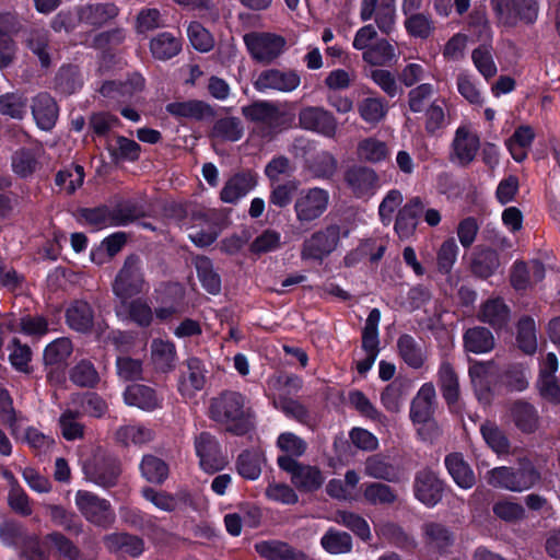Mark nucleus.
I'll list each match as a JSON object with an SVG mask.
<instances>
[{"label":"nucleus","mask_w":560,"mask_h":560,"mask_svg":"<svg viewBox=\"0 0 560 560\" xmlns=\"http://www.w3.org/2000/svg\"><path fill=\"white\" fill-rule=\"evenodd\" d=\"M329 200V192L323 188L303 189L294 202L298 221L307 223L320 218L327 210Z\"/></svg>","instance_id":"nucleus-6"},{"label":"nucleus","mask_w":560,"mask_h":560,"mask_svg":"<svg viewBox=\"0 0 560 560\" xmlns=\"http://www.w3.org/2000/svg\"><path fill=\"white\" fill-rule=\"evenodd\" d=\"M15 19L11 14L1 16V22L7 25V30L0 28V68L10 66L15 56V44L11 38L10 33L15 32Z\"/></svg>","instance_id":"nucleus-42"},{"label":"nucleus","mask_w":560,"mask_h":560,"mask_svg":"<svg viewBox=\"0 0 560 560\" xmlns=\"http://www.w3.org/2000/svg\"><path fill=\"white\" fill-rule=\"evenodd\" d=\"M140 470L142 476L153 483H162L168 475L167 465L153 455H147L142 458Z\"/></svg>","instance_id":"nucleus-58"},{"label":"nucleus","mask_w":560,"mask_h":560,"mask_svg":"<svg viewBox=\"0 0 560 560\" xmlns=\"http://www.w3.org/2000/svg\"><path fill=\"white\" fill-rule=\"evenodd\" d=\"M117 14L118 9L112 3L85 4L78 9L79 21L91 26H101Z\"/></svg>","instance_id":"nucleus-29"},{"label":"nucleus","mask_w":560,"mask_h":560,"mask_svg":"<svg viewBox=\"0 0 560 560\" xmlns=\"http://www.w3.org/2000/svg\"><path fill=\"white\" fill-rule=\"evenodd\" d=\"M118 315L126 314V317L139 327H149L154 320V311L148 301L137 299L131 302H126L125 306H117Z\"/></svg>","instance_id":"nucleus-31"},{"label":"nucleus","mask_w":560,"mask_h":560,"mask_svg":"<svg viewBox=\"0 0 560 560\" xmlns=\"http://www.w3.org/2000/svg\"><path fill=\"white\" fill-rule=\"evenodd\" d=\"M360 117L370 125H376L387 114V104L381 97H365L358 104Z\"/></svg>","instance_id":"nucleus-49"},{"label":"nucleus","mask_w":560,"mask_h":560,"mask_svg":"<svg viewBox=\"0 0 560 560\" xmlns=\"http://www.w3.org/2000/svg\"><path fill=\"white\" fill-rule=\"evenodd\" d=\"M256 552L267 560H307L302 551H298L287 542L264 540L255 544Z\"/></svg>","instance_id":"nucleus-26"},{"label":"nucleus","mask_w":560,"mask_h":560,"mask_svg":"<svg viewBox=\"0 0 560 560\" xmlns=\"http://www.w3.org/2000/svg\"><path fill=\"white\" fill-rule=\"evenodd\" d=\"M243 115L253 121L279 128L284 122V113L272 102L259 101L242 108Z\"/></svg>","instance_id":"nucleus-20"},{"label":"nucleus","mask_w":560,"mask_h":560,"mask_svg":"<svg viewBox=\"0 0 560 560\" xmlns=\"http://www.w3.org/2000/svg\"><path fill=\"white\" fill-rule=\"evenodd\" d=\"M404 25L409 35L422 39L428 38L434 31L431 16L424 13H416L406 16Z\"/></svg>","instance_id":"nucleus-59"},{"label":"nucleus","mask_w":560,"mask_h":560,"mask_svg":"<svg viewBox=\"0 0 560 560\" xmlns=\"http://www.w3.org/2000/svg\"><path fill=\"white\" fill-rule=\"evenodd\" d=\"M299 125L302 129L334 138L338 122L332 113L322 106H305L299 112Z\"/></svg>","instance_id":"nucleus-12"},{"label":"nucleus","mask_w":560,"mask_h":560,"mask_svg":"<svg viewBox=\"0 0 560 560\" xmlns=\"http://www.w3.org/2000/svg\"><path fill=\"white\" fill-rule=\"evenodd\" d=\"M40 156L42 148L38 145L16 150L11 158L13 172L22 178L33 175L40 165Z\"/></svg>","instance_id":"nucleus-24"},{"label":"nucleus","mask_w":560,"mask_h":560,"mask_svg":"<svg viewBox=\"0 0 560 560\" xmlns=\"http://www.w3.org/2000/svg\"><path fill=\"white\" fill-rule=\"evenodd\" d=\"M166 110L180 118L200 120L210 113V108L201 101L175 102L166 106Z\"/></svg>","instance_id":"nucleus-48"},{"label":"nucleus","mask_w":560,"mask_h":560,"mask_svg":"<svg viewBox=\"0 0 560 560\" xmlns=\"http://www.w3.org/2000/svg\"><path fill=\"white\" fill-rule=\"evenodd\" d=\"M535 138V132L529 126H520L514 133L506 140V147L516 162H522L527 158V151Z\"/></svg>","instance_id":"nucleus-35"},{"label":"nucleus","mask_w":560,"mask_h":560,"mask_svg":"<svg viewBox=\"0 0 560 560\" xmlns=\"http://www.w3.org/2000/svg\"><path fill=\"white\" fill-rule=\"evenodd\" d=\"M45 544L48 548L56 551L59 557L67 560H81V553L77 546L62 534L52 533L45 537Z\"/></svg>","instance_id":"nucleus-57"},{"label":"nucleus","mask_w":560,"mask_h":560,"mask_svg":"<svg viewBox=\"0 0 560 560\" xmlns=\"http://www.w3.org/2000/svg\"><path fill=\"white\" fill-rule=\"evenodd\" d=\"M481 435L487 445L498 455L510 453V442L505 433L491 421H487L480 427Z\"/></svg>","instance_id":"nucleus-45"},{"label":"nucleus","mask_w":560,"mask_h":560,"mask_svg":"<svg viewBox=\"0 0 560 560\" xmlns=\"http://www.w3.org/2000/svg\"><path fill=\"white\" fill-rule=\"evenodd\" d=\"M485 479L493 488L511 492H523L532 489L541 480L540 472L527 459L520 463L518 469L501 466L487 471Z\"/></svg>","instance_id":"nucleus-2"},{"label":"nucleus","mask_w":560,"mask_h":560,"mask_svg":"<svg viewBox=\"0 0 560 560\" xmlns=\"http://www.w3.org/2000/svg\"><path fill=\"white\" fill-rule=\"evenodd\" d=\"M124 400L128 406L137 407L143 411H153L161 408L163 401L152 387L142 384L128 386L124 393Z\"/></svg>","instance_id":"nucleus-23"},{"label":"nucleus","mask_w":560,"mask_h":560,"mask_svg":"<svg viewBox=\"0 0 560 560\" xmlns=\"http://www.w3.org/2000/svg\"><path fill=\"white\" fill-rule=\"evenodd\" d=\"M381 322V312L378 308H373L366 320L362 332V348L365 354L377 357L380 348L378 339V325Z\"/></svg>","instance_id":"nucleus-43"},{"label":"nucleus","mask_w":560,"mask_h":560,"mask_svg":"<svg viewBox=\"0 0 560 560\" xmlns=\"http://www.w3.org/2000/svg\"><path fill=\"white\" fill-rule=\"evenodd\" d=\"M425 542L435 549L442 550L453 542L452 533L441 523L428 522L422 526Z\"/></svg>","instance_id":"nucleus-52"},{"label":"nucleus","mask_w":560,"mask_h":560,"mask_svg":"<svg viewBox=\"0 0 560 560\" xmlns=\"http://www.w3.org/2000/svg\"><path fill=\"white\" fill-rule=\"evenodd\" d=\"M424 129L427 133L434 136L447 126L444 101L435 100L424 110Z\"/></svg>","instance_id":"nucleus-53"},{"label":"nucleus","mask_w":560,"mask_h":560,"mask_svg":"<svg viewBox=\"0 0 560 560\" xmlns=\"http://www.w3.org/2000/svg\"><path fill=\"white\" fill-rule=\"evenodd\" d=\"M445 466L453 480L463 489L475 485V475L462 454L453 453L446 456Z\"/></svg>","instance_id":"nucleus-34"},{"label":"nucleus","mask_w":560,"mask_h":560,"mask_svg":"<svg viewBox=\"0 0 560 560\" xmlns=\"http://www.w3.org/2000/svg\"><path fill=\"white\" fill-rule=\"evenodd\" d=\"M221 226L217 220V212L208 210L195 217V223L190 228L189 238L197 246L211 245L218 237Z\"/></svg>","instance_id":"nucleus-17"},{"label":"nucleus","mask_w":560,"mask_h":560,"mask_svg":"<svg viewBox=\"0 0 560 560\" xmlns=\"http://www.w3.org/2000/svg\"><path fill=\"white\" fill-rule=\"evenodd\" d=\"M465 349L472 353H487L494 348V338L485 327H472L464 334Z\"/></svg>","instance_id":"nucleus-38"},{"label":"nucleus","mask_w":560,"mask_h":560,"mask_svg":"<svg viewBox=\"0 0 560 560\" xmlns=\"http://www.w3.org/2000/svg\"><path fill=\"white\" fill-rule=\"evenodd\" d=\"M27 113V98L19 93H5L0 96V114L13 119H22Z\"/></svg>","instance_id":"nucleus-54"},{"label":"nucleus","mask_w":560,"mask_h":560,"mask_svg":"<svg viewBox=\"0 0 560 560\" xmlns=\"http://www.w3.org/2000/svg\"><path fill=\"white\" fill-rule=\"evenodd\" d=\"M244 43L250 56L260 62L269 63L278 58L285 48V39L271 33H248Z\"/></svg>","instance_id":"nucleus-8"},{"label":"nucleus","mask_w":560,"mask_h":560,"mask_svg":"<svg viewBox=\"0 0 560 560\" xmlns=\"http://www.w3.org/2000/svg\"><path fill=\"white\" fill-rule=\"evenodd\" d=\"M345 180L357 198H371L378 189V176L374 170L354 166L346 172Z\"/></svg>","instance_id":"nucleus-16"},{"label":"nucleus","mask_w":560,"mask_h":560,"mask_svg":"<svg viewBox=\"0 0 560 560\" xmlns=\"http://www.w3.org/2000/svg\"><path fill=\"white\" fill-rule=\"evenodd\" d=\"M398 352L404 362L412 369H420L427 359L424 348L410 335H402L397 341Z\"/></svg>","instance_id":"nucleus-33"},{"label":"nucleus","mask_w":560,"mask_h":560,"mask_svg":"<svg viewBox=\"0 0 560 560\" xmlns=\"http://www.w3.org/2000/svg\"><path fill=\"white\" fill-rule=\"evenodd\" d=\"M195 267L202 287L211 294L219 293L221 290V279L213 270L211 260L207 257H197L195 259Z\"/></svg>","instance_id":"nucleus-50"},{"label":"nucleus","mask_w":560,"mask_h":560,"mask_svg":"<svg viewBox=\"0 0 560 560\" xmlns=\"http://www.w3.org/2000/svg\"><path fill=\"white\" fill-rule=\"evenodd\" d=\"M256 186L254 175L241 173L231 177L223 186L220 197L223 202L235 203Z\"/></svg>","instance_id":"nucleus-28"},{"label":"nucleus","mask_w":560,"mask_h":560,"mask_svg":"<svg viewBox=\"0 0 560 560\" xmlns=\"http://www.w3.org/2000/svg\"><path fill=\"white\" fill-rule=\"evenodd\" d=\"M357 153L360 160L369 163H380L389 156V149L385 141L375 137H368L359 142Z\"/></svg>","instance_id":"nucleus-41"},{"label":"nucleus","mask_w":560,"mask_h":560,"mask_svg":"<svg viewBox=\"0 0 560 560\" xmlns=\"http://www.w3.org/2000/svg\"><path fill=\"white\" fill-rule=\"evenodd\" d=\"M451 160L460 164H470L480 148L479 136L468 125L457 127L452 141Z\"/></svg>","instance_id":"nucleus-15"},{"label":"nucleus","mask_w":560,"mask_h":560,"mask_svg":"<svg viewBox=\"0 0 560 560\" xmlns=\"http://www.w3.org/2000/svg\"><path fill=\"white\" fill-rule=\"evenodd\" d=\"M187 371L182 372L178 381L179 394L188 399L201 390L206 383L205 366L197 358H189L186 361Z\"/></svg>","instance_id":"nucleus-21"},{"label":"nucleus","mask_w":560,"mask_h":560,"mask_svg":"<svg viewBox=\"0 0 560 560\" xmlns=\"http://www.w3.org/2000/svg\"><path fill=\"white\" fill-rule=\"evenodd\" d=\"M499 266L498 253L489 248H478L471 262L474 273L482 278L491 276Z\"/></svg>","instance_id":"nucleus-47"},{"label":"nucleus","mask_w":560,"mask_h":560,"mask_svg":"<svg viewBox=\"0 0 560 560\" xmlns=\"http://www.w3.org/2000/svg\"><path fill=\"white\" fill-rule=\"evenodd\" d=\"M81 413L79 410L67 409L59 418V427L62 436L68 441L81 439L84 433V427L78 420Z\"/></svg>","instance_id":"nucleus-61"},{"label":"nucleus","mask_w":560,"mask_h":560,"mask_svg":"<svg viewBox=\"0 0 560 560\" xmlns=\"http://www.w3.org/2000/svg\"><path fill=\"white\" fill-rule=\"evenodd\" d=\"M478 317L494 328H502L510 319V310L502 300L491 299L482 304Z\"/></svg>","instance_id":"nucleus-36"},{"label":"nucleus","mask_w":560,"mask_h":560,"mask_svg":"<svg viewBox=\"0 0 560 560\" xmlns=\"http://www.w3.org/2000/svg\"><path fill=\"white\" fill-rule=\"evenodd\" d=\"M517 345L527 354H533L537 349L536 325L533 318L523 317L517 325Z\"/></svg>","instance_id":"nucleus-55"},{"label":"nucleus","mask_w":560,"mask_h":560,"mask_svg":"<svg viewBox=\"0 0 560 560\" xmlns=\"http://www.w3.org/2000/svg\"><path fill=\"white\" fill-rule=\"evenodd\" d=\"M11 434L18 442L27 444L34 452L42 454L48 452L55 441L51 436L43 433L35 427H23L16 415H10L5 420Z\"/></svg>","instance_id":"nucleus-14"},{"label":"nucleus","mask_w":560,"mask_h":560,"mask_svg":"<svg viewBox=\"0 0 560 560\" xmlns=\"http://www.w3.org/2000/svg\"><path fill=\"white\" fill-rule=\"evenodd\" d=\"M195 452L199 458L200 468L207 474L220 471L229 463L218 440L209 432H201L195 438Z\"/></svg>","instance_id":"nucleus-10"},{"label":"nucleus","mask_w":560,"mask_h":560,"mask_svg":"<svg viewBox=\"0 0 560 560\" xmlns=\"http://www.w3.org/2000/svg\"><path fill=\"white\" fill-rule=\"evenodd\" d=\"M74 501L81 514L93 524L108 526L115 520L110 503L93 492L79 490Z\"/></svg>","instance_id":"nucleus-7"},{"label":"nucleus","mask_w":560,"mask_h":560,"mask_svg":"<svg viewBox=\"0 0 560 560\" xmlns=\"http://www.w3.org/2000/svg\"><path fill=\"white\" fill-rule=\"evenodd\" d=\"M151 359L156 369L164 372L172 370L176 362L175 345L168 340L153 339L151 343Z\"/></svg>","instance_id":"nucleus-39"},{"label":"nucleus","mask_w":560,"mask_h":560,"mask_svg":"<svg viewBox=\"0 0 560 560\" xmlns=\"http://www.w3.org/2000/svg\"><path fill=\"white\" fill-rule=\"evenodd\" d=\"M84 217L95 228L102 229L112 225H126L136 220L139 213L135 207L125 206L115 211L113 217L106 209L86 210Z\"/></svg>","instance_id":"nucleus-22"},{"label":"nucleus","mask_w":560,"mask_h":560,"mask_svg":"<svg viewBox=\"0 0 560 560\" xmlns=\"http://www.w3.org/2000/svg\"><path fill=\"white\" fill-rule=\"evenodd\" d=\"M72 353V343L68 338H58L50 342L44 350L46 365H60Z\"/></svg>","instance_id":"nucleus-56"},{"label":"nucleus","mask_w":560,"mask_h":560,"mask_svg":"<svg viewBox=\"0 0 560 560\" xmlns=\"http://www.w3.org/2000/svg\"><path fill=\"white\" fill-rule=\"evenodd\" d=\"M439 382L443 397L448 405L457 401L459 396L458 377L448 362H442L439 369Z\"/></svg>","instance_id":"nucleus-46"},{"label":"nucleus","mask_w":560,"mask_h":560,"mask_svg":"<svg viewBox=\"0 0 560 560\" xmlns=\"http://www.w3.org/2000/svg\"><path fill=\"white\" fill-rule=\"evenodd\" d=\"M471 59L479 73L486 80H489L497 74L498 69L489 46L482 45L474 49Z\"/></svg>","instance_id":"nucleus-63"},{"label":"nucleus","mask_w":560,"mask_h":560,"mask_svg":"<svg viewBox=\"0 0 560 560\" xmlns=\"http://www.w3.org/2000/svg\"><path fill=\"white\" fill-rule=\"evenodd\" d=\"M105 545L109 551L131 557H137L143 551L142 539L125 533L106 536Z\"/></svg>","instance_id":"nucleus-32"},{"label":"nucleus","mask_w":560,"mask_h":560,"mask_svg":"<svg viewBox=\"0 0 560 560\" xmlns=\"http://www.w3.org/2000/svg\"><path fill=\"white\" fill-rule=\"evenodd\" d=\"M340 234L341 229L337 224H330L314 232L303 242L301 258L322 261L338 247Z\"/></svg>","instance_id":"nucleus-4"},{"label":"nucleus","mask_w":560,"mask_h":560,"mask_svg":"<svg viewBox=\"0 0 560 560\" xmlns=\"http://www.w3.org/2000/svg\"><path fill=\"white\" fill-rule=\"evenodd\" d=\"M83 167L80 165H71L58 172L56 184L67 194H72L83 184Z\"/></svg>","instance_id":"nucleus-64"},{"label":"nucleus","mask_w":560,"mask_h":560,"mask_svg":"<svg viewBox=\"0 0 560 560\" xmlns=\"http://www.w3.org/2000/svg\"><path fill=\"white\" fill-rule=\"evenodd\" d=\"M147 290L140 261L137 257H128L117 273L113 283V292L119 299L121 306L126 302Z\"/></svg>","instance_id":"nucleus-3"},{"label":"nucleus","mask_w":560,"mask_h":560,"mask_svg":"<svg viewBox=\"0 0 560 560\" xmlns=\"http://www.w3.org/2000/svg\"><path fill=\"white\" fill-rule=\"evenodd\" d=\"M375 23L382 33L389 34L396 23L395 0H383L375 7L373 14Z\"/></svg>","instance_id":"nucleus-62"},{"label":"nucleus","mask_w":560,"mask_h":560,"mask_svg":"<svg viewBox=\"0 0 560 560\" xmlns=\"http://www.w3.org/2000/svg\"><path fill=\"white\" fill-rule=\"evenodd\" d=\"M499 21L514 26L518 21L533 23L538 15V0H493Z\"/></svg>","instance_id":"nucleus-11"},{"label":"nucleus","mask_w":560,"mask_h":560,"mask_svg":"<svg viewBox=\"0 0 560 560\" xmlns=\"http://www.w3.org/2000/svg\"><path fill=\"white\" fill-rule=\"evenodd\" d=\"M301 84V77L294 70L267 69L261 71L254 82V88L261 93L277 91L291 93Z\"/></svg>","instance_id":"nucleus-13"},{"label":"nucleus","mask_w":560,"mask_h":560,"mask_svg":"<svg viewBox=\"0 0 560 560\" xmlns=\"http://www.w3.org/2000/svg\"><path fill=\"white\" fill-rule=\"evenodd\" d=\"M511 417L515 427L523 433H534L539 428L538 411L528 402H514L511 407Z\"/></svg>","instance_id":"nucleus-30"},{"label":"nucleus","mask_w":560,"mask_h":560,"mask_svg":"<svg viewBox=\"0 0 560 560\" xmlns=\"http://www.w3.org/2000/svg\"><path fill=\"white\" fill-rule=\"evenodd\" d=\"M397 58L395 47L384 38L376 40L362 54V59L372 66H385Z\"/></svg>","instance_id":"nucleus-44"},{"label":"nucleus","mask_w":560,"mask_h":560,"mask_svg":"<svg viewBox=\"0 0 560 560\" xmlns=\"http://www.w3.org/2000/svg\"><path fill=\"white\" fill-rule=\"evenodd\" d=\"M435 396V388L433 384L425 383L420 387L410 408V418L413 423L418 421H425L432 417Z\"/></svg>","instance_id":"nucleus-27"},{"label":"nucleus","mask_w":560,"mask_h":560,"mask_svg":"<svg viewBox=\"0 0 560 560\" xmlns=\"http://www.w3.org/2000/svg\"><path fill=\"white\" fill-rule=\"evenodd\" d=\"M153 56L158 59H170L180 50V40L171 33H161L150 44Z\"/></svg>","instance_id":"nucleus-51"},{"label":"nucleus","mask_w":560,"mask_h":560,"mask_svg":"<svg viewBox=\"0 0 560 560\" xmlns=\"http://www.w3.org/2000/svg\"><path fill=\"white\" fill-rule=\"evenodd\" d=\"M32 114L40 129L50 130L58 117L57 104L49 94L39 93L33 100Z\"/></svg>","instance_id":"nucleus-25"},{"label":"nucleus","mask_w":560,"mask_h":560,"mask_svg":"<svg viewBox=\"0 0 560 560\" xmlns=\"http://www.w3.org/2000/svg\"><path fill=\"white\" fill-rule=\"evenodd\" d=\"M120 471L118 459L105 454H96L83 465L85 478L102 488L114 487Z\"/></svg>","instance_id":"nucleus-9"},{"label":"nucleus","mask_w":560,"mask_h":560,"mask_svg":"<svg viewBox=\"0 0 560 560\" xmlns=\"http://www.w3.org/2000/svg\"><path fill=\"white\" fill-rule=\"evenodd\" d=\"M323 548L332 555L349 552L352 548L351 536L343 532L329 529L320 540Z\"/></svg>","instance_id":"nucleus-60"},{"label":"nucleus","mask_w":560,"mask_h":560,"mask_svg":"<svg viewBox=\"0 0 560 560\" xmlns=\"http://www.w3.org/2000/svg\"><path fill=\"white\" fill-rule=\"evenodd\" d=\"M66 319L70 328L77 331H86L93 325V310L89 303L75 301L68 307Z\"/></svg>","instance_id":"nucleus-37"},{"label":"nucleus","mask_w":560,"mask_h":560,"mask_svg":"<svg viewBox=\"0 0 560 560\" xmlns=\"http://www.w3.org/2000/svg\"><path fill=\"white\" fill-rule=\"evenodd\" d=\"M277 463L282 470L290 474L291 482L300 491H316L325 481L322 470L316 466L299 463L289 456H279Z\"/></svg>","instance_id":"nucleus-5"},{"label":"nucleus","mask_w":560,"mask_h":560,"mask_svg":"<svg viewBox=\"0 0 560 560\" xmlns=\"http://www.w3.org/2000/svg\"><path fill=\"white\" fill-rule=\"evenodd\" d=\"M443 494V483L431 470L420 471L415 480V495L428 508L435 506Z\"/></svg>","instance_id":"nucleus-19"},{"label":"nucleus","mask_w":560,"mask_h":560,"mask_svg":"<svg viewBox=\"0 0 560 560\" xmlns=\"http://www.w3.org/2000/svg\"><path fill=\"white\" fill-rule=\"evenodd\" d=\"M210 417L228 431L242 435L254 427V413L246 397L237 392H226L214 398Z\"/></svg>","instance_id":"nucleus-1"},{"label":"nucleus","mask_w":560,"mask_h":560,"mask_svg":"<svg viewBox=\"0 0 560 560\" xmlns=\"http://www.w3.org/2000/svg\"><path fill=\"white\" fill-rule=\"evenodd\" d=\"M424 210L420 197L410 198L397 212L394 230L400 240L409 238L418 225V215Z\"/></svg>","instance_id":"nucleus-18"},{"label":"nucleus","mask_w":560,"mask_h":560,"mask_svg":"<svg viewBox=\"0 0 560 560\" xmlns=\"http://www.w3.org/2000/svg\"><path fill=\"white\" fill-rule=\"evenodd\" d=\"M154 438V432L143 424H126L117 429L115 439L125 446L142 445Z\"/></svg>","instance_id":"nucleus-40"}]
</instances>
